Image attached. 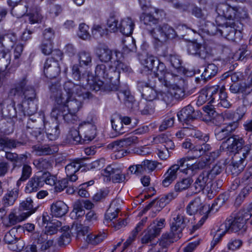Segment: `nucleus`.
<instances>
[{
	"instance_id": "nucleus-1",
	"label": "nucleus",
	"mask_w": 252,
	"mask_h": 252,
	"mask_svg": "<svg viewBox=\"0 0 252 252\" xmlns=\"http://www.w3.org/2000/svg\"><path fill=\"white\" fill-rule=\"evenodd\" d=\"M50 90L53 93L57 91L56 86L52 85ZM64 92H57L55 96L56 103L52 110L51 115L56 119L59 118L62 109H66L70 112L76 113L81 107L80 100L75 99L76 95L82 97L83 99H90L92 97V94L87 91L86 89L80 85L75 84L71 81H68L63 85Z\"/></svg>"
},
{
	"instance_id": "nucleus-2",
	"label": "nucleus",
	"mask_w": 252,
	"mask_h": 252,
	"mask_svg": "<svg viewBox=\"0 0 252 252\" xmlns=\"http://www.w3.org/2000/svg\"><path fill=\"white\" fill-rule=\"evenodd\" d=\"M215 206V203H213L210 209V205L204 204L200 197H196L190 201L186 207L187 214L190 216L194 215L196 213L204 215L198 223L193 226V231L196 230L203 225L208 217V214L209 212H214Z\"/></svg>"
},
{
	"instance_id": "nucleus-3",
	"label": "nucleus",
	"mask_w": 252,
	"mask_h": 252,
	"mask_svg": "<svg viewBox=\"0 0 252 252\" xmlns=\"http://www.w3.org/2000/svg\"><path fill=\"white\" fill-rule=\"evenodd\" d=\"M116 60L114 62L115 69L112 66L109 67V70L107 69L106 66L104 64H98L95 70V73L96 77L99 78L108 79L110 82L113 78L111 74L116 69H122L124 70V65L125 60V50L123 49L121 51L117 50L115 51Z\"/></svg>"
},
{
	"instance_id": "nucleus-4",
	"label": "nucleus",
	"mask_w": 252,
	"mask_h": 252,
	"mask_svg": "<svg viewBox=\"0 0 252 252\" xmlns=\"http://www.w3.org/2000/svg\"><path fill=\"white\" fill-rule=\"evenodd\" d=\"M27 83L26 78H23L10 90L9 96L19 99L23 102L32 101L35 97V91L32 87L27 85Z\"/></svg>"
},
{
	"instance_id": "nucleus-5",
	"label": "nucleus",
	"mask_w": 252,
	"mask_h": 252,
	"mask_svg": "<svg viewBox=\"0 0 252 252\" xmlns=\"http://www.w3.org/2000/svg\"><path fill=\"white\" fill-rule=\"evenodd\" d=\"M245 220L242 217H235L227 219L217 230V235L222 237L227 232H236L246 229Z\"/></svg>"
},
{
	"instance_id": "nucleus-6",
	"label": "nucleus",
	"mask_w": 252,
	"mask_h": 252,
	"mask_svg": "<svg viewBox=\"0 0 252 252\" xmlns=\"http://www.w3.org/2000/svg\"><path fill=\"white\" fill-rule=\"evenodd\" d=\"M97 122L96 117L92 114L89 115L86 119L80 123L79 128L83 131V142H89L93 140L96 135Z\"/></svg>"
},
{
	"instance_id": "nucleus-7",
	"label": "nucleus",
	"mask_w": 252,
	"mask_h": 252,
	"mask_svg": "<svg viewBox=\"0 0 252 252\" xmlns=\"http://www.w3.org/2000/svg\"><path fill=\"white\" fill-rule=\"evenodd\" d=\"M196 158L193 156H188L178 159L177 162L180 164L181 166L180 172L188 174L189 170H191L192 172L196 171L202 169L207 165L205 159L202 158L198 161L190 163L191 160H193Z\"/></svg>"
},
{
	"instance_id": "nucleus-8",
	"label": "nucleus",
	"mask_w": 252,
	"mask_h": 252,
	"mask_svg": "<svg viewBox=\"0 0 252 252\" xmlns=\"http://www.w3.org/2000/svg\"><path fill=\"white\" fill-rule=\"evenodd\" d=\"M50 121H46L44 116L38 118V121L42 122L48 138L50 140H55L57 139L60 134L59 128V118L56 119L51 116Z\"/></svg>"
},
{
	"instance_id": "nucleus-9",
	"label": "nucleus",
	"mask_w": 252,
	"mask_h": 252,
	"mask_svg": "<svg viewBox=\"0 0 252 252\" xmlns=\"http://www.w3.org/2000/svg\"><path fill=\"white\" fill-rule=\"evenodd\" d=\"M165 219H160L153 221L148 228L145 234L141 239L143 244H147L158 236L165 226Z\"/></svg>"
},
{
	"instance_id": "nucleus-10",
	"label": "nucleus",
	"mask_w": 252,
	"mask_h": 252,
	"mask_svg": "<svg viewBox=\"0 0 252 252\" xmlns=\"http://www.w3.org/2000/svg\"><path fill=\"white\" fill-rule=\"evenodd\" d=\"M162 168L161 163L146 159L143 161L141 164L130 166L128 168V172L131 174L138 175L143 174L147 170L149 172H152L156 168L160 169Z\"/></svg>"
},
{
	"instance_id": "nucleus-11",
	"label": "nucleus",
	"mask_w": 252,
	"mask_h": 252,
	"mask_svg": "<svg viewBox=\"0 0 252 252\" xmlns=\"http://www.w3.org/2000/svg\"><path fill=\"white\" fill-rule=\"evenodd\" d=\"M244 144L245 140L242 137L233 134L222 142L220 148L226 149L229 153L235 154L243 149Z\"/></svg>"
},
{
	"instance_id": "nucleus-12",
	"label": "nucleus",
	"mask_w": 252,
	"mask_h": 252,
	"mask_svg": "<svg viewBox=\"0 0 252 252\" xmlns=\"http://www.w3.org/2000/svg\"><path fill=\"white\" fill-rule=\"evenodd\" d=\"M189 222V220L185 217L183 212L175 211L172 214L170 223V230L182 236V231Z\"/></svg>"
},
{
	"instance_id": "nucleus-13",
	"label": "nucleus",
	"mask_w": 252,
	"mask_h": 252,
	"mask_svg": "<svg viewBox=\"0 0 252 252\" xmlns=\"http://www.w3.org/2000/svg\"><path fill=\"white\" fill-rule=\"evenodd\" d=\"M25 10L18 15L19 17L24 16L28 12V8H29V12L27 13L29 23L31 24L41 23L44 18L41 13V8L38 5H30L27 4L24 5Z\"/></svg>"
},
{
	"instance_id": "nucleus-14",
	"label": "nucleus",
	"mask_w": 252,
	"mask_h": 252,
	"mask_svg": "<svg viewBox=\"0 0 252 252\" xmlns=\"http://www.w3.org/2000/svg\"><path fill=\"white\" fill-rule=\"evenodd\" d=\"M102 174L104 177V180L106 181L112 180L114 183H121L125 179V175L122 174L121 169L115 165H108Z\"/></svg>"
},
{
	"instance_id": "nucleus-15",
	"label": "nucleus",
	"mask_w": 252,
	"mask_h": 252,
	"mask_svg": "<svg viewBox=\"0 0 252 252\" xmlns=\"http://www.w3.org/2000/svg\"><path fill=\"white\" fill-rule=\"evenodd\" d=\"M149 83L139 82L138 88L141 93L142 96L146 100L151 101L155 99L158 95V93L155 89V82L149 80Z\"/></svg>"
},
{
	"instance_id": "nucleus-16",
	"label": "nucleus",
	"mask_w": 252,
	"mask_h": 252,
	"mask_svg": "<svg viewBox=\"0 0 252 252\" xmlns=\"http://www.w3.org/2000/svg\"><path fill=\"white\" fill-rule=\"evenodd\" d=\"M17 233V230L13 228L8 232H6L4 237V242L10 245L9 248L13 251H21L25 247L24 242L16 236Z\"/></svg>"
},
{
	"instance_id": "nucleus-17",
	"label": "nucleus",
	"mask_w": 252,
	"mask_h": 252,
	"mask_svg": "<svg viewBox=\"0 0 252 252\" xmlns=\"http://www.w3.org/2000/svg\"><path fill=\"white\" fill-rule=\"evenodd\" d=\"M178 195L176 192H171L165 195L164 196L160 198L159 201L156 202L153 201L150 203L145 208L146 210H148L150 208H152V210L155 212L154 214L152 215V217L156 216L157 212H159L161 208L166 204L169 203L171 200L175 199Z\"/></svg>"
},
{
	"instance_id": "nucleus-18",
	"label": "nucleus",
	"mask_w": 252,
	"mask_h": 252,
	"mask_svg": "<svg viewBox=\"0 0 252 252\" xmlns=\"http://www.w3.org/2000/svg\"><path fill=\"white\" fill-rule=\"evenodd\" d=\"M165 87L168 89V92L170 94L171 97H174L176 99H182L187 95V86L183 80H181L176 84L170 83L168 87Z\"/></svg>"
},
{
	"instance_id": "nucleus-19",
	"label": "nucleus",
	"mask_w": 252,
	"mask_h": 252,
	"mask_svg": "<svg viewBox=\"0 0 252 252\" xmlns=\"http://www.w3.org/2000/svg\"><path fill=\"white\" fill-rule=\"evenodd\" d=\"M221 27L219 29V35L224 37L229 40L237 41L242 38V34L240 30H236L234 28L230 26H225L223 23L219 24Z\"/></svg>"
},
{
	"instance_id": "nucleus-20",
	"label": "nucleus",
	"mask_w": 252,
	"mask_h": 252,
	"mask_svg": "<svg viewBox=\"0 0 252 252\" xmlns=\"http://www.w3.org/2000/svg\"><path fill=\"white\" fill-rule=\"evenodd\" d=\"M59 63L54 62L53 59H47L44 65V73L47 78H55L60 73Z\"/></svg>"
},
{
	"instance_id": "nucleus-21",
	"label": "nucleus",
	"mask_w": 252,
	"mask_h": 252,
	"mask_svg": "<svg viewBox=\"0 0 252 252\" xmlns=\"http://www.w3.org/2000/svg\"><path fill=\"white\" fill-rule=\"evenodd\" d=\"M120 200L117 199L113 200L110 204L109 208L107 210L105 215L104 223L109 226V223L114 221L118 213L121 210Z\"/></svg>"
},
{
	"instance_id": "nucleus-22",
	"label": "nucleus",
	"mask_w": 252,
	"mask_h": 252,
	"mask_svg": "<svg viewBox=\"0 0 252 252\" xmlns=\"http://www.w3.org/2000/svg\"><path fill=\"white\" fill-rule=\"evenodd\" d=\"M181 168L180 164L177 163L171 166L164 174L162 184L164 187H168L177 178L178 171Z\"/></svg>"
},
{
	"instance_id": "nucleus-23",
	"label": "nucleus",
	"mask_w": 252,
	"mask_h": 252,
	"mask_svg": "<svg viewBox=\"0 0 252 252\" xmlns=\"http://www.w3.org/2000/svg\"><path fill=\"white\" fill-rule=\"evenodd\" d=\"M149 33L153 39V42L156 46L161 45L166 41V36L163 26L158 25L152 30H149Z\"/></svg>"
},
{
	"instance_id": "nucleus-24",
	"label": "nucleus",
	"mask_w": 252,
	"mask_h": 252,
	"mask_svg": "<svg viewBox=\"0 0 252 252\" xmlns=\"http://www.w3.org/2000/svg\"><path fill=\"white\" fill-rule=\"evenodd\" d=\"M238 126V123L234 122L229 123L224 128H218L215 130V136L217 140H222L228 137Z\"/></svg>"
},
{
	"instance_id": "nucleus-25",
	"label": "nucleus",
	"mask_w": 252,
	"mask_h": 252,
	"mask_svg": "<svg viewBox=\"0 0 252 252\" xmlns=\"http://www.w3.org/2000/svg\"><path fill=\"white\" fill-rule=\"evenodd\" d=\"M41 122L36 119H33V118H30L27 123V127L29 130V132L33 136L36 138L39 141L41 139L42 137V127L40 126Z\"/></svg>"
},
{
	"instance_id": "nucleus-26",
	"label": "nucleus",
	"mask_w": 252,
	"mask_h": 252,
	"mask_svg": "<svg viewBox=\"0 0 252 252\" xmlns=\"http://www.w3.org/2000/svg\"><path fill=\"white\" fill-rule=\"evenodd\" d=\"M51 215L56 218L64 216L68 211L67 205L63 201L59 200L54 202L50 207Z\"/></svg>"
},
{
	"instance_id": "nucleus-27",
	"label": "nucleus",
	"mask_w": 252,
	"mask_h": 252,
	"mask_svg": "<svg viewBox=\"0 0 252 252\" xmlns=\"http://www.w3.org/2000/svg\"><path fill=\"white\" fill-rule=\"evenodd\" d=\"M95 53L99 61L102 63H108L112 59L113 52L106 46H98L95 48Z\"/></svg>"
},
{
	"instance_id": "nucleus-28",
	"label": "nucleus",
	"mask_w": 252,
	"mask_h": 252,
	"mask_svg": "<svg viewBox=\"0 0 252 252\" xmlns=\"http://www.w3.org/2000/svg\"><path fill=\"white\" fill-rule=\"evenodd\" d=\"M143 12L140 16V20L143 23L147 26H153L156 25L159 21L158 14H161L162 11L160 10V12L157 14L155 13L154 11L152 10V12Z\"/></svg>"
},
{
	"instance_id": "nucleus-29",
	"label": "nucleus",
	"mask_w": 252,
	"mask_h": 252,
	"mask_svg": "<svg viewBox=\"0 0 252 252\" xmlns=\"http://www.w3.org/2000/svg\"><path fill=\"white\" fill-rule=\"evenodd\" d=\"M196 116L194 109L190 105H188L184 107L177 114L179 121L185 123L195 119Z\"/></svg>"
},
{
	"instance_id": "nucleus-30",
	"label": "nucleus",
	"mask_w": 252,
	"mask_h": 252,
	"mask_svg": "<svg viewBox=\"0 0 252 252\" xmlns=\"http://www.w3.org/2000/svg\"><path fill=\"white\" fill-rule=\"evenodd\" d=\"M155 75L158 78L159 81L164 87H168L170 85V82L167 80V76L168 73H167L166 67L164 63L158 62V65L154 71Z\"/></svg>"
},
{
	"instance_id": "nucleus-31",
	"label": "nucleus",
	"mask_w": 252,
	"mask_h": 252,
	"mask_svg": "<svg viewBox=\"0 0 252 252\" xmlns=\"http://www.w3.org/2000/svg\"><path fill=\"white\" fill-rule=\"evenodd\" d=\"M32 148L33 152L38 156L51 155L58 151L57 147L48 145L37 144L33 146Z\"/></svg>"
},
{
	"instance_id": "nucleus-32",
	"label": "nucleus",
	"mask_w": 252,
	"mask_h": 252,
	"mask_svg": "<svg viewBox=\"0 0 252 252\" xmlns=\"http://www.w3.org/2000/svg\"><path fill=\"white\" fill-rule=\"evenodd\" d=\"M209 175L208 171H204L198 176L193 184L195 193L200 192L205 189L210 180Z\"/></svg>"
},
{
	"instance_id": "nucleus-33",
	"label": "nucleus",
	"mask_w": 252,
	"mask_h": 252,
	"mask_svg": "<svg viewBox=\"0 0 252 252\" xmlns=\"http://www.w3.org/2000/svg\"><path fill=\"white\" fill-rule=\"evenodd\" d=\"M124 20H122L118 24V18L114 14H111L107 20V25L109 30L112 32H116L118 30L124 35L125 34V28L123 25Z\"/></svg>"
},
{
	"instance_id": "nucleus-34",
	"label": "nucleus",
	"mask_w": 252,
	"mask_h": 252,
	"mask_svg": "<svg viewBox=\"0 0 252 252\" xmlns=\"http://www.w3.org/2000/svg\"><path fill=\"white\" fill-rule=\"evenodd\" d=\"M11 63V55L8 49L3 43H0V68L1 70L7 69Z\"/></svg>"
},
{
	"instance_id": "nucleus-35",
	"label": "nucleus",
	"mask_w": 252,
	"mask_h": 252,
	"mask_svg": "<svg viewBox=\"0 0 252 252\" xmlns=\"http://www.w3.org/2000/svg\"><path fill=\"white\" fill-rule=\"evenodd\" d=\"M146 106L145 104L136 100L134 97L127 92V111L134 114L139 112L140 108Z\"/></svg>"
},
{
	"instance_id": "nucleus-36",
	"label": "nucleus",
	"mask_w": 252,
	"mask_h": 252,
	"mask_svg": "<svg viewBox=\"0 0 252 252\" xmlns=\"http://www.w3.org/2000/svg\"><path fill=\"white\" fill-rule=\"evenodd\" d=\"M187 51L190 55H197L202 59H205L206 57L207 52L205 48L198 43H189L188 45Z\"/></svg>"
},
{
	"instance_id": "nucleus-37",
	"label": "nucleus",
	"mask_w": 252,
	"mask_h": 252,
	"mask_svg": "<svg viewBox=\"0 0 252 252\" xmlns=\"http://www.w3.org/2000/svg\"><path fill=\"white\" fill-rule=\"evenodd\" d=\"M43 186L41 176H35L28 182L26 187L25 191L27 193L36 191L40 188Z\"/></svg>"
},
{
	"instance_id": "nucleus-38",
	"label": "nucleus",
	"mask_w": 252,
	"mask_h": 252,
	"mask_svg": "<svg viewBox=\"0 0 252 252\" xmlns=\"http://www.w3.org/2000/svg\"><path fill=\"white\" fill-rule=\"evenodd\" d=\"M182 236L180 234L170 230V232H167L162 234L159 242L161 244L169 247L172 243L177 241Z\"/></svg>"
},
{
	"instance_id": "nucleus-39",
	"label": "nucleus",
	"mask_w": 252,
	"mask_h": 252,
	"mask_svg": "<svg viewBox=\"0 0 252 252\" xmlns=\"http://www.w3.org/2000/svg\"><path fill=\"white\" fill-rule=\"evenodd\" d=\"M112 128L119 134L125 133L123 125H126V118L119 115L115 114L113 116L111 120Z\"/></svg>"
},
{
	"instance_id": "nucleus-40",
	"label": "nucleus",
	"mask_w": 252,
	"mask_h": 252,
	"mask_svg": "<svg viewBox=\"0 0 252 252\" xmlns=\"http://www.w3.org/2000/svg\"><path fill=\"white\" fill-rule=\"evenodd\" d=\"M85 164L82 158H77L71 161L65 166L66 175H70L78 172L82 168H84Z\"/></svg>"
},
{
	"instance_id": "nucleus-41",
	"label": "nucleus",
	"mask_w": 252,
	"mask_h": 252,
	"mask_svg": "<svg viewBox=\"0 0 252 252\" xmlns=\"http://www.w3.org/2000/svg\"><path fill=\"white\" fill-rule=\"evenodd\" d=\"M19 210L23 214H26L27 218L33 214L36 209L33 208V201L31 198L28 197L23 200L20 204Z\"/></svg>"
},
{
	"instance_id": "nucleus-42",
	"label": "nucleus",
	"mask_w": 252,
	"mask_h": 252,
	"mask_svg": "<svg viewBox=\"0 0 252 252\" xmlns=\"http://www.w3.org/2000/svg\"><path fill=\"white\" fill-rule=\"evenodd\" d=\"M77 58L80 67L91 66L92 64V57L89 52L85 50L79 52Z\"/></svg>"
},
{
	"instance_id": "nucleus-43",
	"label": "nucleus",
	"mask_w": 252,
	"mask_h": 252,
	"mask_svg": "<svg viewBox=\"0 0 252 252\" xmlns=\"http://www.w3.org/2000/svg\"><path fill=\"white\" fill-rule=\"evenodd\" d=\"M18 192L16 190H12L8 191L2 198V208L6 209V208L14 204L17 198Z\"/></svg>"
},
{
	"instance_id": "nucleus-44",
	"label": "nucleus",
	"mask_w": 252,
	"mask_h": 252,
	"mask_svg": "<svg viewBox=\"0 0 252 252\" xmlns=\"http://www.w3.org/2000/svg\"><path fill=\"white\" fill-rule=\"evenodd\" d=\"M211 149V146L207 144L206 142H204L201 145H197L193 146L190 150V152L192 154L193 156L198 158L206 154Z\"/></svg>"
},
{
	"instance_id": "nucleus-45",
	"label": "nucleus",
	"mask_w": 252,
	"mask_h": 252,
	"mask_svg": "<svg viewBox=\"0 0 252 252\" xmlns=\"http://www.w3.org/2000/svg\"><path fill=\"white\" fill-rule=\"evenodd\" d=\"M33 163L37 169L41 171L49 170L52 167V162L48 158H41L34 160Z\"/></svg>"
},
{
	"instance_id": "nucleus-46",
	"label": "nucleus",
	"mask_w": 252,
	"mask_h": 252,
	"mask_svg": "<svg viewBox=\"0 0 252 252\" xmlns=\"http://www.w3.org/2000/svg\"><path fill=\"white\" fill-rule=\"evenodd\" d=\"M20 145V142H16L7 137L0 138V148L1 150L4 151L6 149L16 148Z\"/></svg>"
},
{
	"instance_id": "nucleus-47",
	"label": "nucleus",
	"mask_w": 252,
	"mask_h": 252,
	"mask_svg": "<svg viewBox=\"0 0 252 252\" xmlns=\"http://www.w3.org/2000/svg\"><path fill=\"white\" fill-rule=\"evenodd\" d=\"M62 225L61 222L57 221L54 223H51L49 225L46 227L45 232L41 234V237L44 239H47L48 235H52L57 232L58 228Z\"/></svg>"
},
{
	"instance_id": "nucleus-48",
	"label": "nucleus",
	"mask_w": 252,
	"mask_h": 252,
	"mask_svg": "<svg viewBox=\"0 0 252 252\" xmlns=\"http://www.w3.org/2000/svg\"><path fill=\"white\" fill-rule=\"evenodd\" d=\"M27 218V216L26 214H23L19 211L18 215L14 212H11L8 216L9 222L11 225H15L24 220Z\"/></svg>"
},
{
	"instance_id": "nucleus-49",
	"label": "nucleus",
	"mask_w": 252,
	"mask_h": 252,
	"mask_svg": "<svg viewBox=\"0 0 252 252\" xmlns=\"http://www.w3.org/2000/svg\"><path fill=\"white\" fill-rule=\"evenodd\" d=\"M105 237V233H99L97 234H90L87 235L86 241L89 244L95 245L103 241Z\"/></svg>"
},
{
	"instance_id": "nucleus-50",
	"label": "nucleus",
	"mask_w": 252,
	"mask_h": 252,
	"mask_svg": "<svg viewBox=\"0 0 252 252\" xmlns=\"http://www.w3.org/2000/svg\"><path fill=\"white\" fill-rule=\"evenodd\" d=\"M60 113V116L59 117V121L62 119L67 123H73L77 119V116L75 113L64 109H62Z\"/></svg>"
},
{
	"instance_id": "nucleus-51",
	"label": "nucleus",
	"mask_w": 252,
	"mask_h": 252,
	"mask_svg": "<svg viewBox=\"0 0 252 252\" xmlns=\"http://www.w3.org/2000/svg\"><path fill=\"white\" fill-rule=\"evenodd\" d=\"M174 114H173L171 113L168 114L160 125L159 127V130L163 131L172 127L174 125Z\"/></svg>"
},
{
	"instance_id": "nucleus-52",
	"label": "nucleus",
	"mask_w": 252,
	"mask_h": 252,
	"mask_svg": "<svg viewBox=\"0 0 252 252\" xmlns=\"http://www.w3.org/2000/svg\"><path fill=\"white\" fill-rule=\"evenodd\" d=\"M127 27L129 26V33H127V37L129 36V39L132 42V44L129 45V46H127V50L128 49L130 51L135 52L136 51V45H135V41L133 39V38L130 36V35L132 34L133 32V30L134 29V24L132 20L129 18H127Z\"/></svg>"
},
{
	"instance_id": "nucleus-53",
	"label": "nucleus",
	"mask_w": 252,
	"mask_h": 252,
	"mask_svg": "<svg viewBox=\"0 0 252 252\" xmlns=\"http://www.w3.org/2000/svg\"><path fill=\"white\" fill-rule=\"evenodd\" d=\"M245 165L244 162L240 159L238 161H232L229 168L233 175H237L243 171Z\"/></svg>"
},
{
	"instance_id": "nucleus-54",
	"label": "nucleus",
	"mask_w": 252,
	"mask_h": 252,
	"mask_svg": "<svg viewBox=\"0 0 252 252\" xmlns=\"http://www.w3.org/2000/svg\"><path fill=\"white\" fill-rule=\"evenodd\" d=\"M216 23L217 26H216L214 23L208 22L206 24V28L201 29L200 30L210 35H219V29H221V27L219 26V24H221L219 23V21L217 23L216 22Z\"/></svg>"
},
{
	"instance_id": "nucleus-55",
	"label": "nucleus",
	"mask_w": 252,
	"mask_h": 252,
	"mask_svg": "<svg viewBox=\"0 0 252 252\" xmlns=\"http://www.w3.org/2000/svg\"><path fill=\"white\" fill-rule=\"evenodd\" d=\"M192 182V180L190 178L183 179L181 181L176 183L174 187V189L176 192L182 191L188 189Z\"/></svg>"
},
{
	"instance_id": "nucleus-56",
	"label": "nucleus",
	"mask_w": 252,
	"mask_h": 252,
	"mask_svg": "<svg viewBox=\"0 0 252 252\" xmlns=\"http://www.w3.org/2000/svg\"><path fill=\"white\" fill-rule=\"evenodd\" d=\"M218 70V67L215 64H209L205 68L202 76L204 77L205 79H209L217 73Z\"/></svg>"
},
{
	"instance_id": "nucleus-57",
	"label": "nucleus",
	"mask_w": 252,
	"mask_h": 252,
	"mask_svg": "<svg viewBox=\"0 0 252 252\" xmlns=\"http://www.w3.org/2000/svg\"><path fill=\"white\" fill-rule=\"evenodd\" d=\"M89 27L85 23H81L79 26L78 36L83 40L90 39L91 35L89 32Z\"/></svg>"
},
{
	"instance_id": "nucleus-58",
	"label": "nucleus",
	"mask_w": 252,
	"mask_h": 252,
	"mask_svg": "<svg viewBox=\"0 0 252 252\" xmlns=\"http://www.w3.org/2000/svg\"><path fill=\"white\" fill-rule=\"evenodd\" d=\"M207 94L210 99V103H213L215 99L219 98V94L218 92L219 90V86H211L204 88Z\"/></svg>"
},
{
	"instance_id": "nucleus-59",
	"label": "nucleus",
	"mask_w": 252,
	"mask_h": 252,
	"mask_svg": "<svg viewBox=\"0 0 252 252\" xmlns=\"http://www.w3.org/2000/svg\"><path fill=\"white\" fill-rule=\"evenodd\" d=\"M108 148L113 151H118L120 150H126V139L123 138L119 140H116L108 144Z\"/></svg>"
},
{
	"instance_id": "nucleus-60",
	"label": "nucleus",
	"mask_w": 252,
	"mask_h": 252,
	"mask_svg": "<svg viewBox=\"0 0 252 252\" xmlns=\"http://www.w3.org/2000/svg\"><path fill=\"white\" fill-rule=\"evenodd\" d=\"M41 179L43 180V185L44 184L54 186L56 184L57 178L55 176L52 175L49 172L43 173L41 175Z\"/></svg>"
},
{
	"instance_id": "nucleus-61",
	"label": "nucleus",
	"mask_w": 252,
	"mask_h": 252,
	"mask_svg": "<svg viewBox=\"0 0 252 252\" xmlns=\"http://www.w3.org/2000/svg\"><path fill=\"white\" fill-rule=\"evenodd\" d=\"M107 83V82H104L99 79L97 80L95 79L94 80H93L91 82H88L90 88L95 91H98L103 89L105 90L106 89V84Z\"/></svg>"
},
{
	"instance_id": "nucleus-62",
	"label": "nucleus",
	"mask_w": 252,
	"mask_h": 252,
	"mask_svg": "<svg viewBox=\"0 0 252 252\" xmlns=\"http://www.w3.org/2000/svg\"><path fill=\"white\" fill-rule=\"evenodd\" d=\"M94 184L93 180H91L88 182L85 183L81 185L78 191L79 196L83 197H88L90 196V193L87 188Z\"/></svg>"
},
{
	"instance_id": "nucleus-63",
	"label": "nucleus",
	"mask_w": 252,
	"mask_h": 252,
	"mask_svg": "<svg viewBox=\"0 0 252 252\" xmlns=\"http://www.w3.org/2000/svg\"><path fill=\"white\" fill-rule=\"evenodd\" d=\"M218 101H219L218 103L219 106H221L224 108H229L230 106V103L227 99L226 93L221 90L220 91Z\"/></svg>"
},
{
	"instance_id": "nucleus-64",
	"label": "nucleus",
	"mask_w": 252,
	"mask_h": 252,
	"mask_svg": "<svg viewBox=\"0 0 252 252\" xmlns=\"http://www.w3.org/2000/svg\"><path fill=\"white\" fill-rule=\"evenodd\" d=\"M156 58L152 55H147L145 58L141 61V63L147 68L148 70H152L155 65Z\"/></svg>"
}]
</instances>
